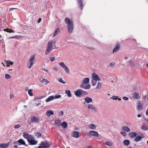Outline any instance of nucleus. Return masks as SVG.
Listing matches in <instances>:
<instances>
[{
	"instance_id": "nucleus-1",
	"label": "nucleus",
	"mask_w": 148,
	"mask_h": 148,
	"mask_svg": "<svg viewBox=\"0 0 148 148\" xmlns=\"http://www.w3.org/2000/svg\"><path fill=\"white\" fill-rule=\"evenodd\" d=\"M65 21L66 24L67 25L68 31L69 33H72L73 29V24L72 21L68 18H66Z\"/></svg>"
},
{
	"instance_id": "nucleus-2",
	"label": "nucleus",
	"mask_w": 148,
	"mask_h": 148,
	"mask_svg": "<svg viewBox=\"0 0 148 148\" xmlns=\"http://www.w3.org/2000/svg\"><path fill=\"white\" fill-rule=\"evenodd\" d=\"M40 145V146L38 147L37 148H49L51 145L49 142L45 141H41Z\"/></svg>"
},
{
	"instance_id": "nucleus-3",
	"label": "nucleus",
	"mask_w": 148,
	"mask_h": 148,
	"mask_svg": "<svg viewBox=\"0 0 148 148\" xmlns=\"http://www.w3.org/2000/svg\"><path fill=\"white\" fill-rule=\"evenodd\" d=\"M53 41L52 40H50L48 42L47 48L45 51V54L46 55H47L51 51L53 47Z\"/></svg>"
},
{
	"instance_id": "nucleus-4",
	"label": "nucleus",
	"mask_w": 148,
	"mask_h": 148,
	"mask_svg": "<svg viewBox=\"0 0 148 148\" xmlns=\"http://www.w3.org/2000/svg\"><path fill=\"white\" fill-rule=\"evenodd\" d=\"M35 58V55H32L30 58L28 63L27 64V67L30 69L34 64Z\"/></svg>"
},
{
	"instance_id": "nucleus-5",
	"label": "nucleus",
	"mask_w": 148,
	"mask_h": 148,
	"mask_svg": "<svg viewBox=\"0 0 148 148\" xmlns=\"http://www.w3.org/2000/svg\"><path fill=\"white\" fill-rule=\"evenodd\" d=\"M23 137L27 139L28 142L31 140L32 139H34V136L30 135L28 133H24L23 134Z\"/></svg>"
},
{
	"instance_id": "nucleus-6",
	"label": "nucleus",
	"mask_w": 148,
	"mask_h": 148,
	"mask_svg": "<svg viewBox=\"0 0 148 148\" xmlns=\"http://www.w3.org/2000/svg\"><path fill=\"white\" fill-rule=\"evenodd\" d=\"M89 82V79L88 77L84 78L82 81V84L80 85V88H84L85 85L88 84Z\"/></svg>"
},
{
	"instance_id": "nucleus-7",
	"label": "nucleus",
	"mask_w": 148,
	"mask_h": 148,
	"mask_svg": "<svg viewBox=\"0 0 148 148\" xmlns=\"http://www.w3.org/2000/svg\"><path fill=\"white\" fill-rule=\"evenodd\" d=\"M74 93L76 96L78 97L81 95L83 93H86V92L85 91H84L81 89H78Z\"/></svg>"
},
{
	"instance_id": "nucleus-8",
	"label": "nucleus",
	"mask_w": 148,
	"mask_h": 148,
	"mask_svg": "<svg viewBox=\"0 0 148 148\" xmlns=\"http://www.w3.org/2000/svg\"><path fill=\"white\" fill-rule=\"evenodd\" d=\"M31 120L32 123L36 122L38 123L40 121V119L38 117L33 116H31Z\"/></svg>"
},
{
	"instance_id": "nucleus-9",
	"label": "nucleus",
	"mask_w": 148,
	"mask_h": 148,
	"mask_svg": "<svg viewBox=\"0 0 148 148\" xmlns=\"http://www.w3.org/2000/svg\"><path fill=\"white\" fill-rule=\"evenodd\" d=\"M92 78L93 80L95 81L101 80L99 76L95 73H93L92 74Z\"/></svg>"
},
{
	"instance_id": "nucleus-10",
	"label": "nucleus",
	"mask_w": 148,
	"mask_h": 148,
	"mask_svg": "<svg viewBox=\"0 0 148 148\" xmlns=\"http://www.w3.org/2000/svg\"><path fill=\"white\" fill-rule=\"evenodd\" d=\"M87 106L88 109L92 110L95 112H97V108L92 104H88Z\"/></svg>"
},
{
	"instance_id": "nucleus-11",
	"label": "nucleus",
	"mask_w": 148,
	"mask_h": 148,
	"mask_svg": "<svg viewBox=\"0 0 148 148\" xmlns=\"http://www.w3.org/2000/svg\"><path fill=\"white\" fill-rule=\"evenodd\" d=\"M89 133L91 135L95 137H98L99 135V134L97 132L94 131H90Z\"/></svg>"
},
{
	"instance_id": "nucleus-12",
	"label": "nucleus",
	"mask_w": 148,
	"mask_h": 148,
	"mask_svg": "<svg viewBox=\"0 0 148 148\" xmlns=\"http://www.w3.org/2000/svg\"><path fill=\"white\" fill-rule=\"evenodd\" d=\"M145 137V136L143 134H141V135H140L136 137L134 139V141L136 142H138L140 141L142 138H143Z\"/></svg>"
},
{
	"instance_id": "nucleus-13",
	"label": "nucleus",
	"mask_w": 148,
	"mask_h": 148,
	"mask_svg": "<svg viewBox=\"0 0 148 148\" xmlns=\"http://www.w3.org/2000/svg\"><path fill=\"white\" fill-rule=\"evenodd\" d=\"M79 133L77 131H74L72 133V135L73 137L76 138H78L79 137Z\"/></svg>"
},
{
	"instance_id": "nucleus-14",
	"label": "nucleus",
	"mask_w": 148,
	"mask_h": 148,
	"mask_svg": "<svg viewBox=\"0 0 148 148\" xmlns=\"http://www.w3.org/2000/svg\"><path fill=\"white\" fill-rule=\"evenodd\" d=\"M137 135V134L136 132H131L129 134V136L132 138H135Z\"/></svg>"
},
{
	"instance_id": "nucleus-15",
	"label": "nucleus",
	"mask_w": 148,
	"mask_h": 148,
	"mask_svg": "<svg viewBox=\"0 0 148 148\" xmlns=\"http://www.w3.org/2000/svg\"><path fill=\"white\" fill-rule=\"evenodd\" d=\"M121 130L123 131H125L127 132H129L130 131V130L129 127L127 126H123Z\"/></svg>"
},
{
	"instance_id": "nucleus-16",
	"label": "nucleus",
	"mask_w": 148,
	"mask_h": 148,
	"mask_svg": "<svg viewBox=\"0 0 148 148\" xmlns=\"http://www.w3.org/2000/svg\"><path fill=\"white\" fill-rule=\"evenodd\" d=\"M28 142L29 143V145H33L36 144L38 143V141L32 139Z\"/></svg>"
},
{
	"instance_id": "nucleus-17",
	"label": "nucleus",
	"mask_w": 148,
	"mask_h": 148,
	"mask_svg": "<svg viewBox=\"0 0 148 148\" xmlns=\"http://www.w3.org/2000/svg\"><path fill=\"white\" fill-rule=\"evenodd\" d=\"M61 121L59 119L56 120L55 121V124L56 126L59 127L61 126Z\"/></svg>"
},
{
	"instance_id": "nucleus-18",
	"label": "nucleus",
	"mask_w": 148,
	"mask_h": 148,
	"mask_svg": "<svg viewBox=\"0 0 148 148\" xmlns=\"http://www.w3.org/2000/svg\"><path fill=\"white\" fill-rule=\"evenodd\" d=\"M85 102L87 103L91 102L92 100V99L90 97H87L84 99Z\"/></svg>"
},
{
	"instance_id": "nucleus-19",
	"label": "nucleus",
	"mask_w": 148,
	"mask_h": 148,
	"mask_svg": "<svg viewBox=\"0 0 148 148\" xmlns=\"http://www.w3.org/2000/svg\"><path fill=\"white\" fill-rule=\"evenodd\" d=\"M40 82L43 83H45L46 84H47L49 83V82L47 80V79L43 78H42L40 79Z\"/></svg>"
},
{
	"instance_id": "nucleus-20",
	"label": "nucleus",
	"mask_w": 148,
	"mask_h": 148,
	"mask_svg": "<svg viewBox=\"0 0 148 148\" xmlns=\"http://www.w3.org/2000/svg\"><path fill=\"white\" fill-rule=\"evenodd\" d=\"M119 48L120 46L119 44H116V47L113 50V53L117 52L119 50Z\"/></svg>"
},
{
	"instance_id": "nucleus-21",
	"label": "nucleus",
	"mask_w": 148,
	"mask_h": 148,
	"mask_svg": "<svg viewBox=\"0 0 148 148\" xmlns=\"http://www.w3.org/2000/svg\"><path fill=\"white\" fill-rule=\"evenodd\" d=\"M140 96L138 92H135L133 94V97L134 98L139 99L140 98Z\"/></svg>"
},
{
	"instance_id": "nucleus-22",
	"label": "nucleus",
	"mask_w": 148,
	"mask_h": 148,
	"mask_svg": "<svg viewBox=\"0 0 148 148\" xmlns=\"http://www.w3.org/2000/svg\"><path fill=\"white\" fill-rule=\"evenodd\" d=\"M143 104L142 103L139 102L137 107V109L138 110H140L142 109Z\"/></svg>"
},
{
	"instance_id": "nucleus-23",
	"label": "nucleus",
	"mask_w": 148,
	"mask_h": 148,
	"mask_svg": "<svg viewBox=\"0 0 148 148\" xmlns=\"http://www.w3.org/2000/svg\"><path fill=\"white\" fill-rule=\"evenodd\" d=\"M54 99V96H51L48 97L45 100V101L47 102H49Z\"/></svg>"
},
{
	"instance_id": "nucleus-24",
	"label": "nucleus",
	"mask_w": 148,
	"mask_h": 148,
	"mask_svg": "<svg viewBox=\"0 0 148 148\" xmlns=\"http://www.w3.org/2000/svg\"><path fill=\"white\" fill-rule=\"evenodd\" d=\"M8 145L9 144L8 143L1 144L0 145V148H6L8 146Z\"/></svg>"
},
{
	"instance_id": "nucleus-25",
	"label": "nucleus",
	"mask_w": 148,
	"mask_h": 148,
	"mask_svg": "<svg viewBox=\"0 0 148 148\" xmlns=\"http://www.w3.org/2000/svg\"><path fill=\"white\" fill-rule=\"evenodd\" d=\"M17 142H18L20 144L25 145L26 146H27L28 145L26 144L24 141L22 139H20L18 140Z\"/></svg>"
},
{
	"instance_id": "nucleus-26",
	"label": "nucleus",
	"mask_w": 148,
	"mask_h": 148,
	"mask_svg": "<svg viewBox=\"0 0 148 148\" xmlns=\"http://www.w3.org/2000/svg\"><path fill=\"white\" fill-rule=\"evenodd\" d=\"M5 62L6 64H7V66H9L10 65H12L14 64L13 62L10 60L6 61Z\"/></svg>"
},
{
	"instance_id": "nucleus-27",
	"label": "nucleus",
	"mask_w": 148,
	"mask_h": 148,
	"mask_svg": "<svg viewBox=\"0 0 148 148\" xmlns=\"http://www.w3.org/2000/svg\"><path fill=\"white\" fill-rule=\"evenodd\" d=\"M46 114L48 117H49L51 115L53 114L54 112L52 111L48 110Z\"/></svg>"
},
{
	"instance_id": "nucleus-28",
	"label": "nucleus",
	"mask_w": 148,
	"mask_h": 148,
	"mask_svg": "<svg viewBox=\"0 0 148 148\" xmlns=\"http://www.w3.org/2000/svg\"><path fill=\"white\" fill-rule=\"evenodd\" d=\"M79 6L81 9L83 8V4L82 0H77Z\"/></svg>"
},
{
	"instance_id": "nucleus-29",
	"label": "nucleus",
	"mask_w": 148,
	"mask_h": 148,
	"mask_svg": "<svg viewBox=\"0 0 148 148\" xmlns=\"http://www.w3.org/2000/svg\"><path fill=\"white\" fill-rule=\"evenodd\" d=\"M61 126H62L63 128H66L67 127V123L66 122L64 121L61 123Z\"/></svg>"
},
{
	"instance_id": "nucleus-30",
	"label": "nucleus",
	"mask_w": 148,
	"mask_h": 148,
	"mask_svg": "<svg viewBox=\"0 0 148 148\" xmlns=\"http://www.w3.org/2000/svg\"><path fill=\"white\" fill-rule=\"evenodd\" d=\"M60 31L59 29L58 28H57L56 29L53 35L54 37H55L58 34L59 32Z\"/></svg>"
},
{
	"instance_id": "nucleus-31",
	"label": "nucleus",
	"mask_w": 148,
	"mask_h": 148,
	"mask_svg": "<svg viewBox=\"0 0 148 148\" xmlns=\"http://www.w3.org/2000/svg\"><path fill=\"white\" fill-rule=\"evenodd\" d=\"M96 126L93 124H90L89 126V127L92 130L95 129L96 128Z\"/></svg>"
},
{
	"instance_id": "nucleus-32",
	"label": "nucleus",
	"mask_w": 148,
	"mask_h": 148,
	"mask_svg": "<svg viewBox=\"0 0 148 148\" xmlns=\"http://www.w3.org/2000/svg\"><path fill=\"white\" fill-rule=\"evenodd\" d=\"M104 145L108 146H112V143L110 141L106 142L104 143Z\"/></svg>"
},
{
	"instance_id": "nucleus-33",
	"label": "nucleus",
	"mask_w": 148,
	"mask_h": 148,
	"mask_svg": "<svg viewBox=\"0 0 148 148\" xmlns=\"http://www.w3.org/2000/svg\"><path fill=\"white\" fill-rule=\"evenodd\" d=\"M65 93L69 97H71L72 96V95L71 93V91L69 90H66L65 91Z\"/></svg>"
},
{
	"instance_id": "nucleus-34",
	"label": "nucleus",
	"mask_w": 148,
	"mask_h": 148,
	"mask_svg": "<svg viewBox=\"0 0 148 148\" xmlns=\"http://www.w3.org/2000/svg\"><path fill=\"white\" fill-rule=\"evenodd\" d=\"M65 70V72L68 74L69 73H70V70L69 69L67 66H66L64 68H63Z\"/></svg>"
},
{
	"instance_id": "nucleus-35",
	"label": "nucleus",
	"mask_w": 148,
	"mask_h": 148,
	"mask_svg": "<svg viewBox=\"0 0 148 148\" xmlns=\"http://www.w3.org/2000/svg\"><path fill=\"white\" fill-rule=\"evenodd\" d=\"M123 144L125 145H128L130 144V141L129 140H125L123 141Z\"/></svg>"
},
{
	"instance_id": "nucleus-36",
	"label": "nucleus",
	"mask_w": 148,
	"mask_h": 148,
	"mask_svg": "<svg viewBox=\"0 0 148 148\" xmlns=\"http://www.w3.org/2000/svg\"><path fill=\"white\" fill-rule=\"evenodd\" d=\"M4 31L5 32H12L14 33V31H12V29H10L9 28H7L5 29H4Z\"/></svg>"
},
{
	"instance_id": "nucleus-37",
	"label": "nucleus",
	"mask_w": 148,
	"mask_h": 148,
	"mask_svg": "<svg viewBox=\"0 0 148 148\" xmlns=\"http://www.w3.org/2000/svg\"><path fill=\"white\" fill-rule=\"evenodd\" d=\"M141 128L144 130H148V126L147 125H144L142 126Z\"/></svg>"
},
{
	"instance_id": "nucleus-38",
	"label": "nucleus",
	"mask_w": 148,
	"mask_h": 148,
	"mask_svg": "<svg viewBox=\"0 0 148 148\" xmlns=\"http://www.w3.org/2000/svg\"><path fill=\"white\" fill-rule=\"evenodd\" d=\"M60 66L62 67L63 68H64L66 66L65 64L63 62H60L59 63Z\"/></svg>"
},
{
	"instance_id": "nucleus-39",
	"label": "nucleus",
	"mask_w": 148,
	"mask_h": 148,
	"mask_svg": "<svg viewBox=\"0 0 148 148\" xmlns=\"http://www.w3.org/2000/svg\"><path fill=\"white\" fill-rule=\"evenodd\" d=\"M28 93L30 96H33V93L32 90V89H29L28 91Z\"/></svg>"
},
{
	"instance_id": "nucleus-40",
	"label": "nucleus",
	"mask_w": 148,
	"mask_h": 148,
	"mask_svg": "<svg viewBox=\"0 0 148 148\" xmlns=\"http://www.w3.org/2000/svg\"><path fill=\"white\" fill-rule=\"evenodd\" d=\"M101 88V84L100 82H99L96 88V89H99Z\"/></svg>"
},
{
	"instance_id": "nucleus-41",
	"label": "nucleus",
	"mask_w": 148,
	"mask_h": 148,
	"mask_svg": "<svg viewBox=\"0 0 148 148\" xmlns=\"http://www.w3.org/2000/svg\"><path fill=\"white\" fill-rule=\"evenodd\" d=\"M5 78L6 79H10L11 77L9 74H6L5 75Z\"/></svg>"
},
{
	"instance_id": "nucleus-42",
	"label": "nucleus",
	"mask_w": 148,
	"mask_h": 148,
	"mask_svg": "<svg viewBox=\"0 0 148 148\" xmlns=\"http://www.w3.org/2000/svg\"><path fill=\"white\" fill-rule=\"evenodd\" d=\"M61 97V95H56L55 96H54V99L60 98Z\"/></svg>"
},
{
	"instance_id": "nucleus-43",
	"label": "nucleus",
	"mask_w": 148,
	"mask_h": 148,
	"mask_svg": "<svg viewBox=\"0 0 148 148\" xmlns=\"http://www.w3.org/2000/svg\"><path fill=\"white\" fill-rule=\"evenodd\" d=\"M91 86L90 84H88L86 86H84V88H85V89H89L90 88Z\"/></svg>"
},
{
	"instance_id": "nucleus-44",
	"label": "nucleus",
	"mask_w": 148,
	"mask_h": 148,
	"mask_svg": "<svg viewBox=\"0 0 148 148\" xmlns=\"http://www.w3.org/2000/svg\"><path fill=\"white\" fill-rule=\"evenodd\" d=\"M35 135L37 137L39 138L41 136V134L40 132H38L36 133Z\"/></svg>"
},
{
	"instance_id": "nucleus-45",
	"label": "nucleus",
	"mask_w": 148,
	"mask_h": 148,
	"mask_svg": "<svg viewBox=\"0 0 148 148\" xmlns=\"http://www.w3.org/2000/svg\"><path fill=\"white\" fill-rule=\"evenodd\" d=\"M53 70L54 71H57L58 70V67L56 66L53 67L52 68Z\"/></svg>"
},
{
	"instance_id": "nucleus-46",
	"label": "nucleus",
	"mask_w": 148,
	"mask_h": 148,
	"mask_svg": "<svg viewBox=\"0 0 148 148\" xmlns=\"http://www.w3.org/2000/svg\"><path fill=\"white\" fill-rule=\"evenodd\" d=\"M58 81L64 84L65 83V82H64L62 78H60L58 79Z\"/></svg>"
},
{
	"instance_id": "nucleus-47",
	"label": "nucleus",
	"mask_w": 148,
	"mask_h": 148,
	"mask_svg": "<svg viewBox=\"0 0 148 148\" xmlns=\"http://www.w3.org/2000/svg\"><path fill=\"white\" fill-rule=\"evenodd\" d=\"M97 81H95L94 80H92V85L93 86H95L97 84Z\"/></svg>"
},
{
	"instance_id": "nucleus-48",
	"label": "nucleus",
	"mask_w": 148,
	"mask_h": 148,
	"mask_svg": "<svg viewBox=\"0 0 148 148\" xmlns=\"http://www.w3.org/2000/svg\"><path fill=\"white\" fill-rule=\"evenodd\" d=\"M118 97H117L116 96H113L111 97V99L113 100H117L118 99Z\"/></svg>"
},
{
	"instance_id": "nucleus-49",
	"label": "nucleus",
	"mask_w": 148,
	"mask_h": 148,
	"mask_svg": "<svg viewBox=\"0 0 148 148\" xmlns=\"http://www.w3.org/2000/svg\"><path fill=\"white\" fill-rule=\"evenodd\" d=\"M121 133L123 136H125L127 135L126 132L124 131L121 132Z\"/></svg>"
},
{
	"instance_id": "nucleus-50",
	"label": "nucleus",
	"mask_w": 148,
	"mask_h": 148,
	"mask_svg": "<svg viewBox=\"0 0 148 148\" xmlns=\"http://www.w3.org/2000/svg\"><path fill=\"white\" fill-rule=\"evenodd\" d=\"M20 127V125L19 124H17L16 125L14 126V128H19Z\"/></svg>"
},
{
	"instance_id": "nucleus-51",
	"label": "nucleus",
	"mask_w": 148,
	"mask_h": 148,
	"mask_svg": "<svg viewBox=\"0 0 148 148\" xmlns=\"http://www.w3.org/2000/svg\"><path fill=\"white\" fill-rule=\"evenodd\" d=\"M50 60L51 62H53L55 59L54 57H52L50 58Z\"/></svg>"
},
{
	"instance_id": "nucleus-52",
	"label": "nucleus",
	"mask_w": 148,
	"mask_h": 148,
	"mask_svg": "<svg viewBox=\"0 0 148 148\" xmlns=\"http://www.w3.org/2000/svg\"><path fill=\"white\" fill-rule=\"evenodd\" d=\"M64 113L62 111H61L59 112V116H61L62 115H63Z\"/></svg>"
},
{
	"instance_id": "nucleus-53",
	"label": "nucleus",
	"mask_w": 148,
	"mask_h": 148,
	"mask_svg": "<svg viewBox=\"0 0 148 148\" xmlns=\"http://www.w3.org/2000/svg\"><path fill=\"white\" fill-rule=\"evenodd\" d=\"M123 99L125 100L126 101V100H127L129 99V98H128L127 97H123Z\"/></svg>"
},
{
	"instance_id": "nucleus-54",
	"label": "nucleus",
	"mask_w": 148,
	"mask_h": 148,
	"mask_svg": "<svg viewBox=\"0 0 148 148\" xmlns=\"http://www.w3.org/2000/svg\"><path fill=\"white\" fill-rule=\"evenodd\" d=\"M115 63L113 62H111L110 64V66H114V65H115Z\"/></svg>"
},
{
	"instance_id": "nucleus-55",
	"label": "nucleus",
	"mask_w": 148,
	"mask_h": 148,
	"mask_svg": "<svg viewBox=\"0 0 148 148\" xmlns=\"http://www.w3.org/2000/svg\"><path fill=\"white\" fill-rule=\"evenodd\" d=\"M41 21V18H39L38 21V23H40V21Z\"/></svg>"
},
{
	"instance_id": "nucleus-56",
	"label": "nucleus",
	"mask_w": 148,
	"mask_h": 148,
	"mask_svg": "<svg viewBox=\"0 0 148 148\" xmlns=\"http://www.w3.org/2000/svg\"><path fill=\"white\" fill-rule=\"evenodd\" d=\"M147 97L146 96H144L143 97V100H145L146 99Z\"/></svg>"
},
{
	"instance_id": "nucleus-57",
	"label": "nucleus",
	"mask_w": 148,
	"mask_h": 148,
	"mask_svg": "<svg viewBox=\"0 0 148 148\" xmlns=\"http://www.w3.org/2000/svg\"><path fill=\"white\" fill-rule=\"evenodd\" d=\"M86 148H94V147L91 146H88Z\"/></svg>"
},
{
	"instance_id": "nucleus-58",
	"label": "nucleus",
	"mask_w": 148,
	"mask_h": 148,
	"mask_svg": "<svg viewBox=\"0 0 148 148\" xmlns=\"http://www.w3.org/2000/svg\"><path fill=\"white\" fill-rule=\"evenodd\" d=\"M142 116V115L141 114H138L137 115V116L138 117H140Z\"/></svg>"
},
{
	"instance_id": "nucleus-59",
	"label": "nucleus",
	"mask_w": 148,
	"mask_h": 148,
	"mask_svg": "<svg viewBox=\"0 0 148 148\" xmlns=\"http://www.w3.org/2000/svg\"><path fill=\"white\" fill-rule=\"evenodd\" d=\"M17 8H10V10L12 11L14 9H16Z\"/></svg>"
},
{
	"instance_id": "nucleus-60",
	"label": "nucleus",
	"mask_w": 148,
	"mask_h": 148,
	"mask_svg": "<svg viewBox=\"0 0 148 148\" xmlns=\"http://www.w3.org/2000/svg\"><path fill=\"white\" fill-rule=\"evenodd\" d=\"M146 114L147 115H148V108H147V109L146 111Z\"/></svg>"
},
{
	"instance_id": "nucleus-61",
	"label": "nucleus",
	"mask_w": 148,
	"mask_h": 148,
	"mask_svg": "<svg viewBox=\"0 0 148 148\" xmlns=\"http://www.w3.org/2000/svg\"><path fill=\"white\" fill-rule=\"evenodd\" d=\"M18 37V36H15L11 37V38H17Z\"/></svg>"
},
{
	"instance_id": "nucleus-62",
	"label": "nucleus",
	"mask_w": 148,
	"mask_h": 148,
	"mask_svg": "<svg viewBox=\"0 0 148 148\" xmlns=\"http://www.w3.org/2000/svg\"><path fill=\"white\" fill-rule=\"evenodd\" d=\"M43 70L47 73H48V71L47 69H43Z\"/></svg>"
},
{
	"instance_id": "nucleus-63",
	"label": "nucleus",
	"mask_w": 148,
	"mask_h": 148,
	"mask_svg": "<svg viewBox=\"0 0 148 148\" xmlns=\"http://www.w3.org/2000/svg\"><path fill=\"white\" fill-rule=\"evenodd\" d=\"M14 148H17L18 147V146L17 145H14Z\"/></svg>"
},
{
	"instance_id": "nucleus-64",
	"label": "nucleus",
	"mask_w": 148,
	"mask_h": 148,
	"mask_svg": "<svg viewBox=\"0 0 148 148\" xmlns=\"http://www.w3.org/2000/svg\"><path fill=\"white\" fill-rule=\"evenodd\" d=\"M40 104H41L40 103H38L36 104V106H38L40 105Z\"/></svg>"
}]
</instances>
